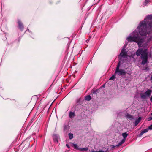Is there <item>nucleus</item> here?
Wrapping results in <instances>:
<instances>
[{"label":"nucleus","mask_w":152,"mask_h":152,"mask_svg":"<svg viewBox=\"0 0 152 152\" xmlns=\"http://www.w3.org/2000/svg\"><path fill=\"white\" fill-rule=\"evenodd\" d=\"M152 16H147L143 21L140 22L139 25L136 29L138 30L140 35L142 36H146L149 34L152 29Z\"/></svg>","instance_id":"1"},{"label":"nucleus","mask_w":152,"mask_h":152,"mask_svg":"<svg viewBox=\"0 0 152 152\" xmlns=\"http://www.w3.org/2000/svg\"><path fill=\"white\" fill-rule=\"evenodd\" d=\"M140 34L138 30H135L130 34L127 37V40L128 42H134L137 43L139 47L142 48L144 50H146V52H148V49L149 48L148 42H145L144 39L139 36Z\"/></svg>","instance_id":"2"},{"label":"nucleus","mask_w":152,"mask_h":152,"mask_svg":"<svg viewBox=\"0 0 152 152\" xmlns=\"http://www.w3.org/2000/svg\"><path fill=\"white\" fill-rule=\"evenodd\" d=\"M121 62L119 61L118 64L115 71V74L117 75H125L126 73V72L124 69H120V67L121 65Z\"/></svg>","instance_id":"3"},{"label":"nucleus","mask_w":152,"mask_h":152,"mask_svg":"<svg viewBox=\"0 0 152 152\" xmlns=\"http://www.w3.org/2000/svg\"><path fill=\"white\" fill-rule=\"evenodd\" d=\"M148 52H146V50H143V53H142L140 56L142 60L141 64L144 65L147 63L148 61Z\"/></svg>","instance_id":"4"},{"label":"nucleus","mask_w":152,"mask_h":152,"mask_svg":"<svg viewBox=\"0 0 152 152\" xmlns=\"http://www.w3.org/2000/svg\"><path fill=\"white\" fill-rule=\"evenodd\" d=\"M151 93V90L148 89L145 92L141 91L139 94L142 99L145 100L150 96Z\"/></svg>","instance_id":"5"},{"label":"nucleus","mask_w":152,"mask_h":152,"mask_svg":"<svg viewBox=\"0 0 152 152\" xmlns=\"http://www.w3.org/2000/svg\"><path fill=\"white\" fill-rule=\"evenodd\" d=\"M128 42H128L127 40L126 39V41L125 44L124 45L119 56H121V57H123L124 58L126 57L127 52L125 48H126V46Z\"/></svg>","instance_id":"6"},{"label":"nucleus","mask_w":152,"mask_h":152,"mask_svg":"<svg viewBox=\"0 0 152 152\" xmlns=\"http://www.w3.org/2000/svg\"><path fill=\"white\" fill-rule=\"evenodd\" d=\"M122 136L124 138L122 139L121 141L117 145V147L123 144L125 142L126 138L128 136V134L126 132H124L122 133Z\"/></svg>","instance_id":"7"},{"label":"nucleus","mask_w":152,"mask_h":152,"mask_svg":"<svg viewBox=\"0 0 152 152\" xmlns=\"http://www.w3.org/2000/svg\"><path fill=\"white\" fill-rule=\"evenodd\" d=\"M143 50L142 48H139L136 51V54L137 56H139L140 55H141L142 53H143Z\"/></svg>","instance_id":"8"},{"label":"nucleus","mask_w":152,"mask_h":152,"mask_svg":"<svg viewBox=\"0 0 152 152\" xmlns=\"http://www.w3.org/2000/svg\"><path fill=\"white\" fill-rule=\"evenodd\" d=\"M59 138V136L56 134H54L53 135V138L54 141L57 143L58 142V139Z\"/></svg>","instance_id":"9"},{"label":"nucleus","mask_w":152,"mask_h":152,"mask_svg":"<svg viewBox=\"0 0 152 152\" xmlns=\"http://www.w3.org/2000/svg\"><path fill=\"white\" fill-rule=\"evenodd\" d=\"M18 23L19 29L21 31H22L23 29V24L20 20H18Z\"/></svg>","instance_id":"10"},{"label":"nucleus","mask_w":152,"mask_h":152,"mask_svg":"<svg viewBox=\"0 0 152 152\" xmlns=\"http://www.w3.org/2000/svg\"><path fill=\"white\" fill-rule=\"evenodd\" d=\"M69 117L70 118H74L75 116V114L74 112L70 111L69 113Z\"/></svg>","instance_id":"11"},{"label":"nucleus","mask_w":152,"mask_h":152,"mask_svg":"<svg viewBox=\"0 0 152 152\" xmlns=\"http://www.w3.org/2000/svg\"><path fill=\"white\" fill-rule=\"evenodd\" d=\"M141 119V118L140 117H139L138 119H136L134 122V125L136 126L139 123L140 120Z\"/></svg>","instance_id":"12"},{"label":"nucleus","mask_w":152,"mask_h":152,"mask_svg":"<svg viewBox=\"0 0 152 152\" xmlns=\"http://www.w3.org/2000/svg\"><path fill=\"white\" fill-rule=\"evenodd\" d=\"M72 145L74 147V149L80 150V148H79L78 145L77 144L72 143Z\"/></svg>","instance_id":"13"},{"label":"nucleus","mask_w":152,"mask_h":152,"mask_svg":"<svg viewBox=\"0 0 152 152\" xmlns=\"http://www.w3.org/2000/svg\"><path fill=\"white\" fill-rule=\"evenodd\" d=\"M125 116L127 118L130 119H132L133 118V116L129 114L128 113H127L126 115Z\"/></svg>","instance_id":"14"},{"label":"nucleus","mask_w":152,"mask_h":152,"mask_svg":"<svg viewBox=\"0 0 152 152\" xmlns=\"http://www.w3.org/2000/svg\"><path fill=\"white\" fill-rule=\"evenodd\" d=\"M150 0H145V2L143 3V6H146L147 5V4L150 2Z\"/></svg>","instance_id":"15"},{"label":"nucleus","mask_w":152,"mask_h":152,"mask_svg":"<svg viewBox=\"0 0 152 152\" xmlns=\"http://www.w3.org/2000/svg\"><path fill=\"white\" fill-rule=\"evenodd\" d=\"M91 99V97L90 95H88L85 97V99L87 101H89Z\"/></svg>","instance_id":"16"},{"label":"nucleus","mask_w":152,"mask_h":152,"mask_svg":"<svg viewBox=\"0 0 152 152\" xmlns=\"http://www.w3.org/2000/svg\"><path fill=\"white\" fill-rule=\"evenodd\" d=\"M69 136L70 139H72L73 137V134L71 133H69Z\"/></svg>","instance_id":"17"},{"label":"nucleus","mask_w":152,"mask_h":152,"mask_svg":"<svg viewBox=\"0 0 152 152\" xmlns=\"http://www.w3.org/2000/svg\"><path fill=\"white\" fill-rule=\"evenodd\" d=\"M63 130L64 131H68V128L67 126L66 125H65L64 126V128H63Z\"/></svg>","instance_id":"18"},{"label":"nucleus","mask_w":152,"mask_h":152,"mask_svg":"<svg viewBox=\"0 0 152 152\" xmlns=\"http://www.w3.org/2000/svg\"><path fill=\"white\" fill-rule=\"evenodd\" d=\"M116 146H117V145L116 146H114V145H111L110 146V148H109V151H110V150H111L112 149H113L114 148H115Z\"/></svg>","instance_id":"19"},{"label":"nucleus","mask_w":152,"mask_h":152,"mask_svg":"<svg viewBox=\"0 0 152 152\" xmlns=\"http://www.w3.org/2000/svg\"><path fill=\"white\" fill-rule=\"evenodd\" d=\"M88 150V148L86 147V148H80V151H87Z\"/></svg>","instance_id":"20"},{"label":"nucleus","mask_w":152,"mask_h":152,"mask_svg":"<svg viewBox=\"0 0 152 152\" xmlns=\"http://www.w3.org/2000/svg\"><path fill=\"white\" fill-rule=\"evenodd\" d=\"M116 74H114L109 79V80H114L115 78V75Z\"/></svg>","instance_id":"21"},{"label":"nucleus","mask_w":152,"mask_h":152,"mask_svg":"<svg viewBox=\"0 0 152 152\" xmlns=\"http://www.w3.org/2000/svg\"><path fill=\"white\" fill-rule=\"evenodd\" d=\"M152 40V36H150L148 39H147V42H149L150 41Z\"/></svg>","instance_id":"22"},{"label":"nucleus","mask_w":152,"mask_h":152,"mask_svg":"<svg viewBox=\"0 0 152 152\" xmlns=\"http://www.w3.org/2000/svg\"><path fill=\"white\" fill-rule=\"evenodd\" d=\"M109 148H107V150L105 151H102V150H99V151H97V152H106L107 151H109Z\"/></svg>","instance_id":"23"},{"label":"nucleus","mask_w":152,"mask_h":152,"mask_svg":"<svg viewBox=\"0 0 152 152\" xmlns=\"http://www.w3.org/2000/svg\"><path fill=\"white\" fill-rule=\"evenodd\" d=\"M148 129H144V130H143L142 131L143 132V133H144L147 132L148 131Z\"/></svg>","instance_id":"24"},{"label":"nucleus","mask_w":152,"mask_h":152,"mask_svg":"<svg viewBox=\"0 0 152 152\" xmlns=\"http://www.w3.org/2000/svg\"><path fill=\"white\" fill-rule=\"evenodd\" d=\"M148 129H144V130H143L142 131L143 132V133H144L147 132L148 131Z\"/></svg>","instance_id":"25"},{"label":"nucleus","mask_w":152,"mask_h":152,"mask_svg":"<svg viewBox=\"0 0 152 152\" xmlns=\"http://www.w3.org/2000/svg\"><path fill=\"white\" fill-rule=\"evenodd\" d=\"M143 134V132L142 131L139 135V137H141Z\"/></svg>","instance_id":"26"},{"label":"nucleus","mask_w":152,"mask_h":152,"mask_svg":"<svg viewBox=\"0 0 152 152\" xmlns=\"http://www.w3.org/2000/svg\"><path fill=\"white\" fill-rule=\"evenodd\" d=\"M148 121H151L152 120V117H150L148 118Z\"/></svg>","instance_id":"27"},{"label":"nucleus","mask_w":152,"mask_h":152,"mask_svg":"<svg viewBox=\"0 0 152 152\" xmlns=\"http://www.w3.org/2000/svg\"><path fill=\"white\" fill-rule=\"evenodd\" d=\"M148 129L150 130L152 129V124L151 125L148 127Z\"/></svg>","instance_id":"28"},{"label":"nucleus","mask_w":152,"mask_h":152,"mask_svg":"<svg viewBox=\"0 0 152 152\" xmlns=\"http://www.w3.org/2000/svg\"><path fill=\"white\" fill-rule=\"evenodd\" d=\"M97 90H94V91H93V93L95 94H96L97 92Z\"/></svg>","instance_id":"29"},{"label":"nucleus","mask_w":152,"mask_h":152,"mask_svg":"<svg viewBox=\"0 0 152 152\" xmlns=\"http://www.w3.org/2000/svg\"><path fill=\"white\" fill-rule=\"evenodd\" d=\"M66 146L68 148H70V146L69 145H68V144H66Z\"/></svg>","instance_id":"30"},{"label":"nucleus","mask_w":152,"mask_h":152,"mask_svg":"<svg viewBox=\"0 0 152 152\" xmlns=\"http://www.w3.org/2000/svg\"><path fill=\"white\" fill-rule=\"evenodd\" d=\"M91 152H97V151H95L94 150H92Z\"/></svg>","instance_id":"31"},{"label":"nucleus","mask_w":152,"mask_h":152,"mask_svg":"<svg viewBox=\"0 0 152 152\" xmlns=\"http://www.w3.org/2000/svg\"><path fill=\"white\" fill-rule=\"evenodd\" d=\"M30 31L28 29H27V30L26 31Z\"/></svg>","instance_id":"32"},{"label":"nucleus","mask_w":152,"mask_h":152,"mask_svg":"<svg viewBox=\"0 0 152 152\" xmlns=\"http://www.w3.org/2000/svg\"><path fill=\"white\" fill-rule=\"evenodd\" d=\"M151 80H152V75L151 76Z\"/></svg>","instance_id":"33"},{"label":"nucleus","mask_w":152,"mask_h":152,"mask_svg":"<svg viewBox=\"0 0 152 152\" xmlns=\"http://www.w3.org/2000/svg\"><path fill=\"white\" fill-rule=\"evenodd\" d=\"M104 86H105V85H103V87H104Z\"/></svg>","instance_id":"34"},{"label":"nucleus","mask_w":152,"mask_h":152,"mask_svg":"<svg viewBox=\"0 0 152 152\" xmlns=\"http://www.w3.org/2000/svg\"><path fill=\"white\" fill-rule=\"evenodd\" d=\"M151 115L152 116V113H151Z\"/></svg>","instance_id":"35"}]
</instances>
